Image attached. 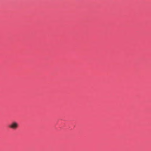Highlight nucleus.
<instances>
[{
    "mask_svg": "<svg viewBox=\"0 0 151 151\" xmlns=\"http://www.w3.org/2000/svg\"><path fill=\"white\" fill-rule=\"evenodd\" d=\"M9 127L13 129H17L18 127V123L15 122H14L10 124L9 126Z\"/></svg>",
    "mask_w": 151,
    "mask_h": 151,
    "instance_id": "f257e3e1",
    "label": "nucleus"
}]
</instances>
